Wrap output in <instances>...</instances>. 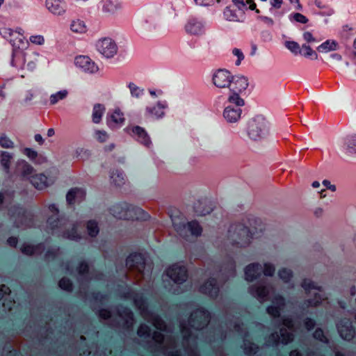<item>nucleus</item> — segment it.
<instances>
[{
	"label": "nucleus",
	"instance_id": "nucleus-51",
	"mask_svg": "<svg viewBox=\"0 0 356 356\" xmlns=\"http://www.w3.org/2000/svg\"><path fill=\"white\" fill-rule=\"evenodd\" d=\"M15 302L9 298V296H6L2 302V307H3V311L5 312H10L13 309V307L15 305Z\"/></svg>",
	"mask_w": 356,
	"mask_h": 356
},
{
	"label": "nucleus",
	"instance_id": "nucleus-22",
	"mask_svg": "<svg viewBox=\"0 0 356 356\" xmlns=\"http://www.w3.org/2000/svg\"><path fill=\"white\" fill-rule=\"evenodd\" d=\"M16 173L22 179L31 181L34 175V169L26 161H22L17 163Z\"/></svg>",
	"mask_w": 356,
	"mask_h": 356
},
{
	"label": "nucleus",
	"instance_id": "nucleus-46",
	"mask_svg": "<svg viewBox=\"0 0 356 356\" xmlns=\"http://www.w3.org/2000/svg\"><path fill=\"white\" fill-rule=\"evenodd\" d=\"M278 275L284 282L287 283L291 280L293 274L291 270L287 268H282L279 270Z\"/></svg>",
	"mask_w": 356,
	"mask_h": 356
},
{
	"label": "nucleus",
	"instance_id": "nucleus-53",
	"mask_svg": "<svg viewBox=\"0 0 356 356\" xmlns=\"http://www.w3.org/2000/svg\"><path fill=\"white\" fill-rule=\"evenodd\" d=\"M118 8V3L116 1L113 0H104V9L108 12L114 11Z\"/></svg>",
	"mask_w": 356,
	"mask_h": 356
},
{
	"label": "nucleus",
	"instance_id": "nucleus-59",
	"mask_svg": "<svg viewBox=\"0 0 356 356\" xmlns=\"http://www.w3.org/2000/svg\"><path fill=\"white\" fill-rule=\"evenodd\" d=\"M95 137L98 141L104 143L108 139V136L106 131L98 130L95 132Z\"/></svg>",
	"mask_w": 356,
	"mask_h": 356
},
{
	"label": "nucleus",
	"instance_id": "nucleus-61",
	"mask_svg": "<svg viewBox=\"0 0 356 356\" xmlns=\"http://www.w3.org/2000/svg\"><path fill=\"white\" fill-rule=\"evenodd\" d=\"M99 227L97 223L90 220V237H95L99 233Z\"/></svg>",
	"mask_w": 356,
	"mask_h": 356
},
{
	"label": "nucleus",
	"instance_id": "nucleus-3",
	"mask_svg": "<svg viewBox=\"0 0 356 356\" xmlns=\"http://www.w3.org/2000/svg\"><path fill=\"white\" fill-rule=\"evenodd\" d=\"M124 298H131L137 309L140 312L142 317L147 321L151 323L156 329L165 331L167 325L163 320L156 314L148 310L145 300L141 294L135 293L131 289L124 293Z\"/></svg>",
	"mask_w": 356,
	"mask_h": 356
},
{
	"label": "nucleus",
	"instance_id": "nucleus-64",
	"mask_svg": "<svg viewBox=\"0 0 356 356\" xmlns=\"http://www.w3.org/2000/svg\"><path fill=\"white\" fill-rule=\"evenodd\" d=\"M304 324L307 330H311L315 327L316 323L312 318H307L305 320Z\"/></svg>",
	"mask_w": 356,
	"mask_h": 356
},
{
	"label": "nucleus",
	"instance_id": "nucleus-62",
	"mask_svg": "<svg viewBox=\"0 0 356 356\" xmlns=\"http://www.w3.org/2000/svg\"><path fill=\"white\" fill-rule=\"evenodd\" d=\"M99 317L103 320H108L111 317V313L109 310L102 309L99 311Z\"/></svg>",
	"mask_w": 356,
	"mask_h": 356
},
{
	"label": "nucleus",
	"instance_id": "nucleus-19",
	"mask_svg": "<svg viewBox=\"0 0 356 356\" xmlns=\"http://www.w3.org/2000/svg\"><path fill=\"white\" fill-rule=\"evenodd\" d=\"M127 182V178L124 172L120 169H114L111 171L110 175V184L112 186L120 188L124 186Z\"/></svg>",
	"mask_w": 356,
	"mask_h": 356
},
{
	"label": "nucleus",
	"instance_id": "nucleus-32",
	"mask_svg": "<svg viewBox=\"0 0 356 356\" xmlns=\"http://www.w3.org/2000/svg\"><path fill=\"white\" fill-rule=\"evenodd\" d=\"M30 181L38 190H42L48 186L47 177L44 174L33 175Z\"/></svg>",
	"mask_w": 356,
	"mask_h": 356
},
{
	"label": "nucleus",
	"instance_id": "nucleus-54",
	"mask_svg": "<svg viewBox=\"0 0 356 356\" xmlns=\"http://www.w3.org/2000/svg\"><path fill=\"white\" fill-rule=\"evenodd\" d=\"M22 152L24 154H25L26 156H28L31 160L35 161H36L37 158L38 157V154L36 151L26 147L22 150Z\"/></svg>",
	"mask_w": 356,
	"mask_h": 356
},
{
	"label": "nucleus",
	"instance_id": "nucleus-44",
	"mask_svg": "<svg viewBox=\"0 0 356 356\" xmlns=\"http://www.w3.org/2000/svg\"><path fill=\"white\" fill-rule=\"evenodd\" d=\"M60 254V250L58 248H52L47 250L45 254V260L49 261L53 260Z\"/></svg>",
	"mask_w": 356,
	"mask_h": 356
},
{
	"label": "nucleus",
	"instance_id": "nucleus-26",
	"mask_svg": "<svg viewBox=\"0 0 356 356\" xmlns=\"http://www.w3.org/2000/svg\"><path fill=\"white\" fill-rule=\"evenodd\" d=\"M193 209L197 216H205L210 213L213 210L207 200H199L195 202Z\"/></svg>",
	"mask_w": 356,
	"mask_h": 356
},
{
	"label": "nucleus",
	"instance_id": "nucleus-30",
	"mask_svg": "<svg viewBox=\"0 0 356 356\" xmlns=\"http://www.w3.org/2000/svg\"><path fill=\"white\" fill-rule=\"evenodd\" d=\"M187 33L192 35H200L204 32L203 26L201 22L196 19H191L185 26Z\"/></svg>",
	"mask_w": 356,
	"mask_h": 356
},
{
	"label": "nucleus",
	"instance_id": "nucleus-41",
	"mask_svg": "<svg viewBox=\"0 0 356 356\" xmlns=\"http://www.w3.org/2000/svg\"><path fill=\"white\" fill-rule=\"evenodd\" d=\"M346 151L350 154L356 153V136H350L346 139Z\"/></svg>",
	"mask_w": 356,
	"mask_h": 356
},
{
	"label": "nucleus",
	"instance_id": "nucleus-35",
	"mask_svg": "<svg viewBox=\"0 0 356 356\" xmlns=\"http://www.w3.org/2000/svg\"><path fill=\"white\" fill-rule=\"evenodd\" d=\"M77 270H78V273H79V281L80 282V293H82V289H84L83 286H84V283H83V281L82 280V277H86L87 274L89 272V266L88 264L85 262V261H83L81 263H80L79 267L77 268Z\"/></svg>",
	"mask_w": 356,
	"mask_h": 356
},
{
	"label": "nucleus",
	"instance_id": "nucleus-18",
	"mask_svg": "<svg viewBox=\"0 0 356 356\" xmlns=\"http://www.w3.org/2000/svg\"><path fill=\"white\" fill-rule=\"evenodd\" d=\"M124 120V113L120 108H115L113 112L108 114L106 122L109 127L115 129L122 126Z\"/></svg>",
	"mask_w": 356,
	"mask_h": 356
},
{
	"label": "nucleus",
	"instance_id": "nucleus-38",
	"mask_svg": "<svg viewBox=\"0 0 356 356\" xmlns=\"http://www.w3.org/2000/svg\"><path fill=\"white\" fill-rule=\"evenodd\" d=\"M338 47V43L334 40H327L317 47L318 51H330L336 50Z\"/></svg>",
	"mask_w": 356,
	"mask_h": 356
},
{
	"label": "nucleus",
	"instance_id": "nucleus-58",
	"mask_svg": "<svg viewBox=\"0 0 356 356\" xmlns=\"http://www.w3.org/2000/svg\"><path fill=\"white\" fill-rule=\"evenodd\" d=\"M10 289L4 284L0 285V301L3 300L6 296H9Z\"/></svg>",
	"mask_w": 356,
	"mask_h": 356
},
{
	"label": "nucleus",
	"instance_id": "nucleus-45",
	"mask_svg": "<svg viewBox=\"0 0 356 356\" xmlns=\"http://www.w3.org/2000/svg\"><path fill=\"white\" fill-rule=\"evenodd\" d=\"M68 94L67 90H63L58 92L56 94L51 95L50 97V103L51 104H55L58 101L65 99Z\"/></svg>",
	"mask_w": 356,
	"mask_h": 356
},
{
	"label": "nucleus",
	"instance_id": "nucleus-2",
	"mask_svg": "<svg viewBox=\"0 0 356 356\" xmlns=\"http://www.w3.org/2000/svg\"><path fill=\"white\" fill-rule=\"evenodd\" d=\"M49 209L52 213V216L48 218L47 224V228L51 230L52 234H57L74 241L83 238L79 231L81 224L73 225L66 218H60L58 208L55 204H50Z\"/></svg>",
	"mask_w": 356,
	"mask_h": 356
},
{
	"label": "nucleus",
	"instance_id": "nucleus-42",
	"mask_svg": "<svg viewBox=\"0 0 356 356\" xmlns=\"http://www.w3.org/2000/svg\"><path fill=\"white\" fill-rule=\"evenodd\" d=\"M187 227L192 235L198 236L202 234V229L197 221H191L188 222Z\"/></svg>",
	"mask_w": 356,
	"mask_h": 356
},
{
	"label": "nucleus",
	"instance_id": "nucleus-36",
	"mask_svg": "<svg viewBox=\"0 0 356 356\" xmlns=\"http://www.w3.org/2000/svg\"><path fill=\"white\" fill-rule=\"evenodd\" d=\"M247 336V334L244 336L243 348L245 354L251 356L257 353L259 347L246 339Z\"/></svg>",
	"mask_w": 356,
	"mask_h": 356
},
{
	"label": "nucleus",
	"instance_id": "nucleus-60",
	"mask_svg": "<svg viewBox=\"0 0 356 356\" xmlns=\"http://www.w3.org/2000/svg\"><path fill=\"white\" fill-rule=\"evenodd\" d=\"M275 268L273 265L266 264L264 268V273L266 276H273L275 273Z\"/></svg>",
	"mask_w": 356,
	"mask_h": 356
},
{
	"label": "nucleus",
	"instance_id": "nucleus-48",
	"mask_svg": "<svg viewBox=\"0 0 356 356\" xmlns=\"http://www.w3.org/2000/svg\"><path fill=\"white\" fill-rule=\"evenodd\" d=\"M285 46L296 54L301 53V49L300 47V45L298 44V42L295 41H286L285 42Z\"/></svg>",
	"mask_w": 356,
	"mask_h": 356
},
{
	"label": "nucleus",
	"instance_id": "nucleus-17",
	"mask_svg": "<svg viewBox=\"0 0 356 356\" xmlns=\"http://www.w3.org/2000/svg\"><path fill=\"white\" fill-rule=\"evenodd\" d=\"M118 314L122 321V327L127 330L132 328L134 323L133 312L127 307L120 306L118 307Z\"/></svg>",
	"mask_w": 356,
	"mask_h": 356
},
{
	"label": "nucleus",
	"instance_id": "nucleus-43",
	"mask_svg": "<svg viewBox=\"0 0 356 356\" xmlns=\"http://www.w3.org/2000/svg\"><path fill=\"white\" fill-rule=\"evenodd\" d=\"M58 286L67 291L72 292L73 290V284L71 280L67 277H63L58 282Z\"/></svg>",
	"mask_w": 356,
	"mask_h": 356
},
{
	"label": "nucleus",
	"instance_id": "nucleus-39",
	"mask_svg": "<svg viewBox=\"0 0 356 356\" xmlns=\"http://www.w3.org/2000/svg\"><path fill=\"white\" fill-rule=\"evenodd\" d=\"M75 65L86 72L89 70V57L87 56H79L75 58Z\"/></svg>",
	"mask_w": 356,
	"mask_h": 356
},
{
	"label": "nucleus",
	"instance_id": "nucleus-8",
	"mask_svg": "<svg viewBox=\"0 0 356 356\" xmlns=\"http://www.w3.org/2000/svg\"><path fill=\"white\" fill-rule=\"evenodd\" d=\"M12 218L16 227L26 229L34 226V216L23 208H15L12 211Z\"/></svg>",
	"mask_w": 356,
	"mask_h": 356
},
{
	"label": "nucleus",
	"instance_id": "nucleus-15",
	"mask_svg": "<svg viewBox=\"0 0 356 356\" xmlns=\"http://www.w3.org/2000/svg\"><path fill=\"white\" fill-rule=\"evenodd\" d=\"M86 193L80 188H71L66 195L67 204L74 207L75 204H79L86 199Z\"/></svg>",
	"mask_w": 356,
	"mask_h": 356
},
{
	"label": "nucleus",
	"instance_id": "nucleus-24",
	"mask_svg": "<svg viewBox=\"0 0 356 356\" xmlns=\"http://www.w3.org/2000/svg\"><path fill=\"white\" fill-rule=\"evenodd\" d=\"M200 291L212 298H216L219 293V287L217 285L216 280L213 278L210 279L200 286Z\"/></svg>",
	"mask_w": 356,
	"mask_h": 356
},
{
	"label": "nucleus",
	"instance_id": "nucleus-57",
	"mask_svg": "<svg viewBox=\"0 0 356 356\" xmlns=\"http://www.w3.org/2000/svg\"><path fill=\"white\" fill-rule=\"evenodd\" d=\"M302 49L304 51L303 54L305 56L308 57V56H314L316 59L318 58V54L311 48L310 46L303 44L302 46Z\"/></svg>",
	"mask_w": 356,
	"mask_h": 356
},
{
	"label": "nucleus",
	"instance_id": "nucleus-31",
	"mask_svg": "<svg viewBox=\"0 0 356 356\" xmlns=\"http://www.w3.org/2000/svg\"><path fill=\"white\" fill-rule=\"evenodd\" d=\"M152 340L156 343L154 347H152L151 345L147 346V349L149 350L150 352H154L156 350H161L162 353H165V348L162 346V344L164 341V336L160 332H154L152 334Z\"/></svg>",
	"mask_w": 356,
	"mask_h": 356
},
{
	"label": "nucleus",
	"instance_id": "nucleus-7",
	"mask_svg": "<svg viewBox=\"0 0 356 356\" xmlns=\"http://www.w3.org/2000/svg\"><path fill=\"white\" fill-rule=\"evenodd\" d=\"M229 234L233 242L240 247L248 245L252 238V234L248 227L240 223L232 225Z\"/></svg>",
	"mask_w": 356,
	"mask_h": 356
},
{
	"label": "nucleus",
	"instance_id": "nucleus-1",
	"mask_svg": "<svg viewBox=\"0 0 356 356\" xmlns=\"http://www.w3.org/2000/svg\"><path fill=\"white\" fill-rule=\"evenodd\" d=\"M211 319L209 312L202 308L194 311L190 316L188 324L181 323V332L183 335V345L188 356H199L197 350V337H193L191 328L202 330L206 327Z\"/></svg>",
	"mask_w": 356,
	"mask_h": 356
},
{
	"label": "nucleus",
	"instance_id": "nucleus-52",
	"mask_svg": "<svg viewBox=\"0 0 356 356\" xmlns=\"http://www.w3.org/2000/svg\"><path fill=\"white\" fill-rule=\"evenodd\" d=\"M313 336H314V338H315L317 340H319L321 342H323L325 343H328L327 338L325 336L323 330L321 328H317L315 330V332H314Z\"/></svg>",
	"mask_w": 356,
	"mask_h": 356
},
{
	"label": "nucleus",
	"instance_id": "nucleus-56",
	"mask_svg": "<svg viewBox=\"0 0 356 356\" xmlns=\"http://www.w3.org/2000/svg\"><path fill=\"white\" fill-rule=\"evenodd\" d=\"M291 18L294 21L301 24H306L309 21L308 19L305 15L300 13H293V15H291Z\"/></svg>",
	"mask_w": 356,
	"mask_h": 356
},
{
	"label": "nucleus",
	"instance_id": "nucleus-49",
	"mask_svg": "<svg viewBox=\"0 0 356 356\" xmlns=\"http://www.w3.org/2000/svg\"><path fill=\"white\" fill-rule=\"evenodd\" d=\"M0 146L3 148L11 149L14 147V144L6 136L3 135L0 138Z\"/></svg>",
	"mask_w": 356,
	"mask_h": 356
},
{
	"label": "nucleus",
	"instance_id": "nucleus-6",
	"mask_svg": "<svg viewBox=\"0 0 356 356\" xmlns=\"http://www.w3.org/2000/svg\"><path fill=\"white\" fill-rule=\"evenodd\" d=\"M248 81L244 76L233 77V81L229 86L227 101L230 104H234L236 106H243L245 104L241 95L248 87Z\"/></svg>",
	"mask_w": 356,
	"mask_h": 356
},
{
	"label": "nucleus",
	"instance_id": "nucleus-14",
	"mask_svg": "<svg viewBox=\"0 0 356 356\" xmlns=\"http://www.w3.org/2000/svg\"><path fill=\"white\" fill-rule=\"evenodd\" d=\"M232 74L226 70H218L213 74V82L214 85L220 88H229L232 81H233Z\"/></svg>",
	"mask_w": 356,
	"mask_h": 356
},
{
	"label": "nucleus",
	"instance_id": "nucleus-28",
	"mask_svg": "<svg viewBox=\"0 0 356 356\" xmlns=\"http://www.w3.org/2000/svg\"><path fill=\"white\" fill-rule=\"evenodd\" d=\"M250 293L254 297L257 298L261 302H264L267 299L269 291L264 286L253 285L250 287Z\"/></svg>",
	"mask_w": 356,
	"mask_h": 356
},
{
	"label": "nucleus",
	"instance_id": "nucleus-21",
	"mask_svg": "<svg viewBox=\"0 0 356 356\" xmlns=\"http://www.w3.org/2000/svg\"><path fill=\"white\" fill-rule=\"evenodd\" d=\"M273 305L269 306L266 311L268 314L273 318H277L280 316V312L285 307V300L281 296H277L272 301Z\"/></svg>",
	"mask_w": 356,
	"mask_h": 356
},
{
	"label": "nucleus",
	"instance_id": "nucleus-25",
	"mask_svg": "<svg viewBox=\"0 0 356 356\" xmlns=\"http://www.w3.org/2000/svg\"><path fill=\"white\" fill-rule=\"evenodd\" d=\"M45 249L43 243H38L35 245L24 243L21 248V251L23 254L29 256L40 255Z\"/></svg>",
	"mask_w": 356,
	"mask_h": 356
},
{
	"label": "nucleus",
	"instance_id": "nucleus-55",
	"mask_svg": "<svg viewBox=\"0 0 356 356\" xmlns=\"http://www.w3.org/2000/svg\"><path fill=\"white\" fill-rule=\"evenodd\" d=\"M280 337L277 332L271 334L267 341L266 345L267 346H277L280 342Z\"/></svg>",
	"mask_w": 356,
	"mask_h": 356
},
{
	"label": "nucleus",
	"instance_id": "nucleus-5",
	"mask_svg": "<svg viewBox=\"0 0 356 356\" xmlns=\"http://www.w3.org/2000/svg\"><path fill=\"white\" fill-rule=\"evenodd\" d=\"M111 212L114 217L127 220H145L147 216L140 208L127 204L114 205Z\"/></svg>",
	"mask_w": 356,
	"mask_h": 356
},
{
	"label": "nucleus",
	"instance_id": "nucleus-10",
	"mask_svg": "<svg viewBox=\"0 0 356 356\" xmlns=\"http://www.w3.org/2000/svg\"><path fill=\"white\" fill-rule=\"evenodd\" d=\"M302 288L305 290L307 293H310L312 290H314V298L313 300H308L306 305V307H316L318 305L322 300L321 296L318 293L322 291L321 287L317 286L314 282L309 279H305L302 283Z\"/></svg>",
	"mask_w": 356,
	"mask_h": 356
},
{
	"label": "nucleus",
	"instance_id": "nucleus-23",
	"mask_svg": "<svg viewBox=\"0 0 356 356\" xmlns=\"http://www.w3.org/2000/svg\"><path fill=\"white\" fill-rule=\"evenodd\" d=\"M46 8L54 15H61L65 13L66 4L64 0H46Z\"/></svg>",
	"mask_w": 356,
	"mask_h": 356
},
{
	"label": "nucleus",
	"instance_id": "nucleus-13",
	"mask_svg": "<svg viewBox=\"0 0 356 356\" xmlns=\"http://www.w3.org/2000/svg\"><path fill=\"white\" fill-rule=\"evenodd\" d=\"M264 128V119L257 118L252 119L248 124V134L254 140L261 138Z\"/></svg>",
	"mask_w": 356,
	"mask_h": 356
},
{
	"label": "nucleus",
	"instance_id": "nucleus-16",
	"mask_svg": "<svg viewBox=\"0 0 356 356\" xmlns=\"http://www.w3.org/2000/svg\"><path fill=\"white\" fill-rule=\"evenodd\" d=\"M337 329L341 338L345 340L350 341L355 337V330L350 320L341 321L337 324Z\"/></svg>",
	"mask_w": 356,
	"mask_h": 356
},
{
	"label": "nucleus",
	"instance_id": "nucleus-20",
	"mask_svg": "<svg viewBox=\"0 0 356 356\" xmlns=\"http://www.w3.org/2000/svg\"><path fill=\"white\" fill-rule=\"evenodd\" d=\"M282 323L290 330L289 332L285 328L280 329L281 341L284 344H287L293 340V334L292 333L293 331V323L291 318H285L283 319Z\"/></svg>",
	"mask_w": 356,
	"mask_h": 356
},
{
	"label": "nucleus",
	"instance_id": "nucleus-34",
	"mask_svg": "<svg viewBox=\"0 0 356 356\" xmlns=\"http://www.w3.org/2000/svg\"><path fill=\"white\" fill-rule=\"evenodd\" d=\"M106 111V106L103 104H95L92 108V120L95 124H99Z\"/></svg>",
	"mask_w": 356,
	"mask_h": 356
},
{
	"label": "nucleus",
	"instance_id": "nucleus-29",
	"mask_svg": "<svg viewBox=\"0 0 356 356\" xmlns=\"http://www.w3.org/2000/svg\"><path fill=\"white\" fill-rule=\"evenodd\" d=\"M261 271V267L258 264H252L248 265L245 270V280L248 281H253L260 274Z\"/></svg>",
	"mask_w": 356,
	"mask_h": 356
},
{
	"label": "nucleus",
	"instance_id": "nucleus-40",
	"mask_svg": "<svg viewBox=\"0 0 356 356\" xmlns=\"http://www.w3.org/2000/svg\"><path fill=\"white\" fill-rule=\"evenodd\" d=\"M71 30L75 33H82L86 32L87 27L83 21L77 19L72 22L71 24Z\"/></svg>",
	"mask_w": 356,
	"mask_h": 356
},
{
	"label": "nucleus",
	"instance_id": "nucleus-33",
	"mask_svg": "<svg viewBox=\"0 0 356 356\" xmlns=\"http://www.w3.org/2000/svg\"><path fill=\"white\" fill-rule=\"evenodd\" d=\"M165 107V105L158 103L153 106L147 107V112L150 117L158 119L162 118L165 115L164 110Z\"/></svg>",
	"mask_w": 356,
	"mask_h": 356
},
{
	"label": "nucleus",
	"instance_id": "nucleus-11",
	"mask_svg": "<svg viewBox=\"0 0 356 356\" xmlns=\"http://www.w3.org/2000/svg\"><path fill=\"white\" fill-rule=\"evenodd\" d=\"M166 274L172 280L177 284L185 282L188 277L186 268L177 264L170 266L166 270Z\"/></svg>",
	"mask_w": 356,
	"mask_h": 356
},
{
	"label": "nucleus",
	"instance_id": "nucleus-4",
	"mask_svg": "<svg viewBox=\"0 0 356 356\" xmlns=\"http://www.w3.org/2000/svg\"><path fill=\"white\" fill-rule=\"evenodd\" d=\"M126 266L128 268L127 277L138 283L144 277V270L146 266L145 259L143 254L134 253L130 254L126 260Z\"/></svg>",
	"mask_w": 356,
	"mask_h": 356
},
{
	"label": "nucleus",
	"instance_id": "nucleus-9",
	"mask_svg": "<svg viewBox=\"0 0 356 356\" xmlns=\"http://www.w3.org/2000/svg\"><path fill=\"white\" fill-rule=\"evenodd\" d=\"M127 132L138 143L147 147H149L152 144L147 131L140 126L130 125L127 128Z\"/></svg>",
	"mask_w": 356,
	"mask_h": 356
},
{
	"label": "nucleus",
	"instance_id": "nucleus-63",
	"mask_svg": "<svg viewBox=\"0 0 356 356\" xmlns=\"http://www.w3.org/2000/svg\"><path fill=\"white\" fill-rule=\"evenodd\" d=\"M30 41L36 44H42L44 40L42 35H32L30 38Z\"/></svg>",
	"mask_w": 356,
	"mask_h": 356
},
{
	"label": "nucleus",
	"instance_id": "nucleus-47",
	"mask_svg": "<svg viewBox=\"0 0 356 356\" xmlns=\"http://www.w3.org/2000/svg\"><path fill=\"white\" fill-rule=\"evenodd\" d=\"M150 332H151L150 328L145 324L140 325V327H138V332H137L138 335L140 337H144L145 339L150 337Z\"/></svg>",
	"mask_w": 356,
	"mask_h": 356
},
{
	"label": "nucleus",
	"instance_id": "nucleus-27",
	"mask_svg": "<svg viewBox=\"0 0 356 356\" xmlns=\"http://www.w3.org/2000/svg\"><path fill=\"white\" fill-rule=\"evenodd\" d=\"M238 108H233L232 106H227L223 112V116L225 120L229 122H236L238 121L241 115L242 110Z\"/></svg>",
	"mask_w": 356,
	"mask_h": 356
},
{
	"label": "nucleus",
	"instance_id": "nucleus-12",
	"mask_svg": "<svg viewBox=\"0 0 356 356\" xmlns=\"http://www.w3.org/2000/svg\"><path fill=\"white\" fill-rule=\"evenodd\" d=\"M97 50L106 58H111L117 54L118 47L115 42L108 38L99 40L97 44Z\"/></svg>",
	"mask_w": 356,
	"mask_h": 356
},
{
	"label": "nucleus",
	"instance_id": "nucleus-50",
	"mask_svg": "<svg viewBox=\"0 0 356 356\" xmlns=\"http://www.w3.org/2000/svg\"><path fill=\"white\" fill-rule=\"evenodd\" d=\"M224 16L227 20L229 21H238V16L236 14L235 11L232 10L230 8H226L224 11Z\"/></svg>",
	"mask_w": 356,
	"mask_h": 356
},
{
	"label": "nucleus",
	"instance_id": "nucleus-37",
	"mask_svg": "<svg viewBox=\"0 0 356 356\" xmlns=\"http://www.w3.org/2000/svg\"><path fill=\"white\" fill-rule=\"evenodd\" d=\"M12 159L13 156L11 154L7 152H1L0 156V162L6 172H8L10 169Z\"/></svg>",
	"mask_w": 356,
	"mask_h": 356
}]
</instances>
